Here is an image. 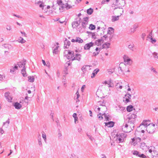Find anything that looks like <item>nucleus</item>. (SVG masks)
Instances as JSON below:
<instances>
[{
	"label": "nucleus",
	"instance_id": "obj_1",
	"mask_svg": "<svg viewBox=\"0 0 158 158\" xmlns=\"http://www.w3.org/2000/svg\"><path fill=\"white\" fill-rule=\"evenodd\" d=\"M26 60H24L18 62L17 63V65H18L20 68H23L21 70V73L23 77H26L27 76V74L26 72V68L25 67L26 65Z\"/></svg>",
	"mask_w": 158,
	"mask_h": 158
},
{
	"label": "nucleus",
	"instance_id": "obj_2",
	"mask_svg": "<svg viewBox=\"0 0 158 158\" xmlns=\"http://www.w3.org/2000/svg\"><path fill=\"white\" fill-rule=\"evenodd\" d=\"M136 118V115L135 114L130 113L128 115V123L131 124L130 127H132L134 128V124L135 122V119Z\"/></svg>",
	"mask_w": 158,
	"mask_h": 158
},
{
	"label": "nucleus",
	"instance_id": "obj_3",
	"mask_svg": "<svg viewBox=\"0 0 158 158\" xmlns=\"http://www.w3.org/2000/svg\"><path fill=\"white\" fill-rule=\"evenodd\" d=\"M126 66L125 64H123L121 63L119 64V66L118 69V70H120L122 73H124V72H130V70L128 69L127 70L126 69Z\"/></svg>",
	"mask_w": 158,
	"mask_h": 158
},
{
	"label": "nucleus",
	"instance_id": "obj_4",
	"mask_svg": "<svg viewBox=\"0 0 158 158\" xmlns=\"http://www.w3.org/2000/svg\"><path fill=\"white\" fill-rule=\"evenodd\" d=\"M124 62L125 64H128L129 65H131L132 62V60L129 58L127 56L124 55L123 57Z\"/></svg>",
	"mask_w": 158,
	"mask_h": 158
},
{
	"label": "nucleus",
	"instance_id": "obj_5",
	"mask_svg": "<svg viewBox=\"0 0 158 158\" xmlns=\"http://www.w3.org/2000/svg\"><path fill=\"white\" fill-rule=\"evenodd\" d=\"M81 20V19L80 18H78L76 21L73 22L72 23L73 27L74 28H76L80 24Z\"/></svg>",
	"mask_w": 158,
	"mask_h": 158
},
{
	"label": "nucleus",
	"instance_id": "obj_6",
	"mask_svg": "<svg viewBox=\"0 0 158 158\" xmlns=\"http://www.w3.org/2000/svg\"><path fill=\"white\" fill-rule=\"evenodd\" d=\"M125 137V135L124 134H121L117 136V140H118L119 143L123 142Z\"/></svg>",
	"mask_w": 158,
	"mask_h": 158
},
{
	"label": "nucleus",
	"instance_id": "obj_7",
	"mask_svg": "<svg viewBox=\"0 0 158 158\" xmlns=\"http://www.w3.org/2000/svg\"><path fill=\"white\" fill-rule=\"evenodd\" d=\"M155 129V127L153 126H150L147 127L146 130L149 133L152 134L154 132Z\"/></svg>",
	"mask_w": 158,
	"mask_h": 158
},
{
	"label": "nucleus",
	"instance_id": "obj_8",
	"mask_svg": "<svg viewBox=\"0 0 158 158\" xmlns=\"http://www.w3.org/2000/svg\"><path fill=\"white\" fill-rule=\"evenodd\" d=\"M116 110L118 112H122L125 111V108L121 106H118L115 107Z\"/></svg>",
	"mask_w": 158,
	"mask_h": 158
},
{
	"label": "nucleus",
	"instance_id": "obj_9",
	"mask_svg": "<svg viewBox=\"0 0 158 158\" xmlns=\"http://www.w3.org/2000/svg\"><path fill=\"white\" fill-rule=\"evenodd\" d=\"M131 95L129 93L127 94L124 98L123 101L125 102L126 103H128L130 102L129 99H131Z\"/></svg>",
	"mask_w": 158,
	"mask_h": 158
},
{
	"label": "nucleus",
	"instance_id": "obj_10",
	"mask_svg": "<svg viewBox=\"0 0 158 158\" xmlns=\"http://www.w3.org/2000/svg\"><path fill=\"white\" fill-rule=\"evenodd\" d=\"M84 19V20L82 22L81 26L82 27L85 29V28L86 25H87L88 23V18L86 17Z\"/></svg>",
	"mask_w": 158,
	"mask_h": 158
},
{
	"label": "nucleus",
	"instance_id": "obj_11",
	"mask_svg": "<svg viewBox=\"0 0 158 158\" xmlns=\"http://www.w3.org/2000/svg\"><path fill=\"white\" fill-rule=\"evenodd\" d=\"M81 55L79 54H76L75 55V56H73V58H71L72 61H73L75 60H77L80 61L81 60Z\"/></svg>",
	"mask_w": 158,
	"mask_h": 158
},
{
	"label": "nucleus",
	"instance_id": "obj_12",
	"mask_svg": "<svg viewBox=\"0 0 158 158\" xmlns=\"http://www.w3.org/2000/svg\"><path fill=\"white\" fill-rule=\"evenodd\" d=\"M112 37L110 35L109 36V35L108 34L105 35L103 37H102L101 39L102 40L103 39H104L106 41H110Z\"/></svg>",
	"mask_w": 158,
	"mask_h": 158
},
{
	"label": "nucleus",
	"instance_id": "obj_13",
	"mask_svg": "<svg viewBox=\"0 0 158 158\" xmlns=\"http://www.w3.org/2000/svg\"><path fill=\"white\" fill-rule=\"evenodd\" d=\"M10 93L9 92H6L5 94V97L9 102H11L12 98L10 95Z\"/></svg>",
	"mask_w": 158,
	"mask_h": 158
},
{
	"label": "nucleus",
	"instance_id": "obj_14",
	"mask_svg": "<svg viewBox=\"0 0 158 158\" xmlns=\"http://www.w3.org/2000/svg\"><path fill=\"white\" fill-rule=\"evenodd\" d=\"M98 105L103 107V108L105 110H107V107L106 106V102H105L104 100L102 101H100L98 102Z\"/></svg>",
	"mask_w": 158,
	"mask_h": 158
},
{
	"label": "nucleus",
	"instance_id": "obj_15",
	"mask_svg": "<svg viewBox=\"0 0 158 158\" xmlns=\"http://www.w3.org/2000/svg\"><path fill=\"white\" fill-rule=\"evenodd\" d=\"M94 43L92 42L85 44L84 47V48L85 50H89L90 48L92 47L94 45Z\"/></svg>",
	"mask_w": 158,
	"mask_h": 158
},
{
	"label": "nucleus",
	"instance_id": "obj_16",
	"mask_svg": "<svg viewBox=\"0 0 158 158\" xmlns=\"http://www.w3.org/2000/svg\"><path fill=\"white\" fill-rule=\"evenodd\" d=\"M57 3L60 6V7L59 8L60 10H63L65 8V4L62 3L61 0H57Z\"/></svg>",
	"mask_w": 158,
	"mask_h": 158
},
{
	"label": "nucleus",
	"instance_id": "obj_17",
	"mask_svg": "<svg viewBox=\"0 0 158 158\" xmlns=\"http://www.w3.org/2000/svg\"><path fill=\"white\" fill-rule=\"evenodd\" d=\"M64 48H68L70 44V42L66 39L64 41Z\"/></svg>",
	"mask_w": 158,
	"mask_h": 158
},
{
	"label": "nucleus",
	"instance_id": "obj_18",
	"mask_svg": "<svg viewBox=\"0 0 158 158\" xmlns=\"http://www.w3.org/2000/svg\"><path fill=\"white\" fill-rule=\"evenodd\" d=\"M115 87L118 90L121 89L123 87V84L122 82H119L116 84Z\"/></svg>",
	"mask_w": 158,
	"mask_h": 158
},
{
	"label": "nucleus",
	"instance_id": "obj_19",
	"mask_svg": "<svg viewBox=\"0 0 158 158\" xmlns=\"http://www.w3.org/2000/svg\"><path fill=\"white\" fill-rule=\"evenodd\" d=\"M132 140V143H133V144L134 145H135L137 143V142H139L141 140V139L140 138L138 137V138L136 139L135 138H134L133 139H131Z\"/></svg>",
	"mask_w": 158,
	"mask_h": 158
},
{
	"label": "nucleus",
	"instance_id": "obj_20",
	"mask_svg": "<svg viewBox=\"0 0 158 158\" xmlns=\"http://www.w3.org/2000/svg\"><path fill=\"white\" fill-rule=\"evenodd\" d=\"M18 69V66L14 65V66H12L10 69V73H14L15 71Z\"/></svg>",
	"mask_w": 158,
	"mask_h": 158
},
{
	"label": "nucleus",
	"instance_id": "obj_21",
	"mask_svg": "<svg viewBox=\"0 0 158 158\" xmlns=\"http://www.w3.org/2000/svg\"><path fill=\"white\" fill-rule=\"evenodd\" d=\"M90 66L88 65H84L81 68V70L84 73H85L87 69H90L89 67Z\"/></svg>",
	"mask_w": 158,
	"mask_h": 158
},
{
	"label": "nucleus",
	"instance_id": "obj_22",
	"mask_svg": "<svg viewBox=\"0 0 158 158\" xmlns=\"http://www.w3.org/2000/svg\"><path fill=\"white\" fill-rule=\"evenodd\" d=\"M70 2H69L67 3H65V8L66 10H68L70 8H73V7L74 5L72 6L69 4Z\"/></svg>",
	"mask_w": 158,
	"mask_h": 158
},
{
	"label": "nucleus",
	"instance_id": "obj_23",
	"mask_svg": "<svg viewBox=\"0 0 158 158\" xmlns=\"http://www.w3.org/2000/svg\"><path fill=\"white\" fill-rule=\"evenodd\" d=\"M68 54L71 55V57H70L69 56H68L67 58L68 59H70L71 58H72L73 56V57L74 56V52L71 50L68 51Z\"/></svg>",
	"mask_w": 158,
	"mask_h": 158
},
{
	"label": "nucleus",
	"instance_id": "obj_24",
	"mask_svg": "<svg viewBox=\"0 0 158 158\" xmlns=\"http://www.w3.org/2000/svg\"><path fill=\"white\" fill-rule=\"evenodd\" d=\"M14 106H15V108L17 109H19L22 107V105L18 102H15L14 103Z\"/></svg>",
	"mask_w": 158,
	"mask_h": 158
},
{
	"label": "nucleus",
	"instance_id": "obj_25",
	"mask_svg": "<svg viewBox=\"0 0 158 158\" xmlns=\"http://www.w3.org/2000/svg\"><path fill=\"white\" fill-rule=\"evenodd\" d=\"M105 125L108 127H112L114 126V123L112 121L109 122L108 123H105Z\"/></svg>",
	"mask_w": 158,
	"mask_h": 158
},
{
	"label": "nucleus",
	"instance_id": "obj_26",
	"mask_svg": "<svg viewBox=\"0 0 158 158\" xmlns=\"http://www.w3.org/2000/svg\"><path fill=\"white\" fill-rule=\"evenodd\" d=\"M148 122H150V121L146 120H144L142 123V125H143L146 127H148L149 126H150V124L148 123Z\"/></svg>",
	"mask_w": 158,
	"mask_h": 158
},
{
	"label": "nucleus",
	"instance_id": "obj_27",
	"mask_svg": "<svg viewBox=\"0 0 158 158\" xmlns=\"http://www.w3.org/2000/svg\"><path fill=\"white\" fill-rule=\"evenodd\" d=\"M99 71V69H95L92 73V75L91 76V77L93 78H94L95 75L97 74L98 73Z\"/></svg>",
	"mask_w": 158,
	"mask_h": 158
},
{
	"label": "nucleus",
	"instance_id": "obj_28",
	"mask_svg": "<svg viewBox=\"0 0 158 158\" xmlns=\"http://www.w3.org/2000/svg\"><path fill=\"white\" fill-rule=\"evenodd\" d=\"M119 16H112L111 19L112 22H114L115 21L118 20L119 19Z\"/></svg>",
	"mask_w": 158,
	"mask_h": 158
},
{
	"label": "nucleus",
	"instance_id": "obj_29",
	"mask_svg": "<svg viewBox=\"0 0 158 158\" xmlns=\"http://www.w3.org/2000/svg\"><path fill=\"white\" fill-rule=\"evenodd\" d=\"M102 40L101 39V38L98 39V40L95 41V44L98 46H99V45H101V44L102 43Z\"/></svg>",
	"mask_w": 158,
	"mask_h": 158
},
{
	"label": "nucleus",
	"instance_id": "obj_30",
	"mask_svg": "<svg viewBox=\"0 0 158 158\" xmlns=\"http://www.w3.org/2000/svg\"><path fill=\"white\" fill-rule=\"evenodd\" d=\"M66 66H64V68L63 71V73L65 75L63 76V77H65V76L68 74V69L67 67H66Z\"/></svg>",
	"mask_w": 158,
	"mask_h": 158
},
{
	"label": "nucleus",
	"instance_id": "obj_31",
	"mask_svg": "<svg viewBox=\"0 0 158 158\" xmlns=\"http://www.w3.org/2000/svg\"><path fill=\"white\" fill-rule=\"evenodd\" d=\"M114 31V29L111 27H109L108 28L107 34L110 35L112 33V32Z\"/></svg>",
	"mask_w": 158,
	"mask_h": 158
},
{
	"label": "nucleus",
	"instance_id": "obj_32",
	"mask_svg": "<svg viewBox=\"0 0 158 158\" xmlns=\"http://www.w3.org/2000/svg\"><path fill=\"white\" fill-rule=\"evenodd\" d=\"M59 47V46H57L55 47L53 49V53L54 54H57L58 53V48Z\"/></svg>",
	"mask_w": 158,
	"mask_h": 158
},
{
	"label": "nucleus",
	"instance_id": "obj_33",
	"mask_svg": "<svg viewBox=\"0 0 158 158\" xmlns=\"http://www.w3.org/2000/svg\"><path fill=\"white\" fill-rule=\"evenodd\" d=\"M147 146L146 145L145 143H142L140 145V148L143 150L146 149L147 148Z\"/></svg>",
	"mask_w": 158,
	"mask_h": 158
},
{
	"label": "nucleus",
	"instance_id": "obj_34",
	"mask_svg": "<svg viewBox=\"0 0 158 158\" xmlns=\"http://www.w3.org/2000/svg\"><path fill=\"white\" fill-rule=\"evenodd\" d=\"M133 107L132 105H129L127 107V110L128 112H131L133 110Z\"/></svg>",
	"mask_w": 158,
	"mask_h": 158
},
{
	"label": "nucleus",
	"instance_id": "obj_35",
	"mask_svg": "<svg viewBox=\"0 0 158 158\" xmlns=\"http://www.w3.org/2000/svg\"><path fill=\"white\" fill-rule=\"evenodd\" d=\"M9 119L8 118L6 122L3 123V126H5L7 128L8 127V125L9 124Z\"/></svg>",
	"mask_w": 158,
	"mask_h": 158
},
{
	"label": "nucleus",
	"instance_id": "obj_36",
	"mask_svg": "<svg viewBox=\"0 0 158 158\" xmlns=\"http://www.w3.org/2000/svg\"><path fill=\"white\" fill-rule=\"evenodd\" d=\"M18 41L19 43L23 44L25 43L26 40H25L23 38L20 37Z\"/></svg>",
	"mask_w": 158,
	"mask_h": 158
},
{
	"label": "nucleus",
	"instance_id": "obj_37",
	"mask_svg": "<svg viewBox=\"0 0 158 158\" xmlns=\"http://www.w3.org/2000/svg\"><path fill=\"white\" fill-rule=\"evenodd\" d=\"M93 12V9L92 8H89L87 10V12L88 15L92 14Z\"/></svg>",
	"mask_w": 158,
	"mask_h": 158
},
{
	"label": "nucleus",
	"instance_id": "obj_38",
	"mask_svg": "<svg viewBox=\"0 0 158 158\" xmlns=\"http://www.w3.org/2000/svg\"><path fill=\"white\" fill-rule=\"evenodd\" d=\"M83 40L79 37L76 38V42L79 43H82L83 42Z\"/></svg>",
	"mask_w": 158,
	"mask_h": 158
},
{
	"label": "nucleus",
	"instance_id": "obj_39",
	"mask_svg": "<svg viewBox=\"0 0 158 158\" xmlns=\"http://www.w3.org/2000/svg\"><path fill=\"white\" fill-rule=\"evenodd\" d=\"M110 45V44L109 43H106L102 46L103 48H108Z\"/></svg>",
	"mask_w": 158,
	"mask_h": 158
},
{
	"label": "nucleus",
	"instance_id": "obj_40",
	"mask_svg": "<svg viewBox=\"0 0 158 158\" xmlns=\"http://www.w3.org/2000/svg\"><path fill=\"white\" fill-rule=\"evenodd\" d=\"M29 81L31 82H33L34 81V77L29 76L28 77Z\"/></svg>",
	"mask_w": 158,
	"mask_h": 158
},
{
	"label": "nucleus",
	"instance_id": "obj_41",
	"mask_svg": "<svg viewBox=\"0 0 158 158\" xmlns=\"http://www.w3.org/2000/svg\"><path fill=\"white\" fill-rule=\"evenodd\" d=\"M80 96V95L79 94V93L78 91H77V92L76 93L75 96L74 97V99L77 100L78 101H79V100H78V98H79V96ZM77 100L76 102H77Z\"/></svg>",
	"mask_w": 158,
	"mask_h": 158
},
{
	"label": "nucleus",
	"instance_id": "obj_42",
	"mask_svg": "<svg viewBox=\"0 0 158 158\" xmlns=\"http://www.w3.org/2000/svg\"><path fill=\"white\" fill-rule=\"evenodd\" d=\"M42 136L43 139H44L45 142H46V135L44 131H42Z\"/></svg>",
	"mask_w": 158,
	"mask_h": 158
},
{
	"label": "nucleus",
	"instance_id": "obj_43",
	"mask_svg": "<svg viewBox=\"0 0 158 158\" xmlns=\"http://www.w3.org/2000/svg\"><path fill=\"white\" fill-rule=\"evenodd\" d=\"M152 55H153V56L154 57V58L158 59V53L156 52H154L153 53Z\"/></svg>",
	"mask_w": 158,
	"mask_h": 158
},
{
	"label": "nucleus",
	"instance_id": "obj_44",
	"mask_svg": "<svg viewBox=\"0 0 158 158\" xmlns=\"http://www.w3.org/2000/svg\"><path fill=\"white\" fill-rule=\"evenodd\" d=\"M89 28L91 30H94L95 28V26L92 24H90L89 25Z\"/></svg>",
	"mask_w": 158,
	"mask_h": 158
},
{
	"label": "nucleus",
	"instance_id": "obj_45",
	"mask_svg": "<svg viewBox=\"0 0 158 158\" xmlns=\"http://www.w3.org/2000/svg\"><path fill=\"white\" fill-rule=\"evenodd\" d=\"M140 153L137 151H134L133 152V154L139 157Z\"/></svg>",
	"mask_w": 158,
	"mask_h": 158
},
{
	"label": "nucleus",
	"instance_id": "obj_46",
	"mask_svg": "<svg viewBox=\"0 0 158 158\" xmlns=\"http://www.w3.org/2000/svg\"><path fill=\"white\" fill-rule=\"evenodd\" d=\"M151 148H150V147H147V149H148V151L149 152L151 153L152 154H153L152 152H153L152 149L153 148H154L153 147H151Z\"/></svg>",
	"mask_w": 158,
	"mask_h": 158
},
{
	"label": "nucleus",
	"instance_id": "obj_47",
	"mask_svg": "<svg viewBox=\"0 0 158 158\" xmlns=\"http://www.w3.org/2000/svg\"><path fill=\"white\" fill-rule=\"evenodd\" d=\"M103 115V114H102L101 113H100L98 115V117L100 120H101L103 119V117H102V115Z\"/></svg>",
	"mask_w": 158,
	"mask_h": 158
},
{
	"label": "nucleus",
	"instance_id": "obj_48",
	"mask_svg": "<svg viewBox=\"0 0 158 158\" xmlns=\"http://www.w3.org/2000/svg\"><path fill=\"white\" fill-rule=\"evenodd\" d=\"M134 44H132L129 45L128 46V48L132 51L133 50Z\"/></svg>",
	"mask_w": 158,
	"mask_h": 158
},
{
	"label": "nucleus",
	"instance_id": "obj_49",
	"mask_svg": "<svg viewBox=\"0 0 158 158\" xmlns=\"http://www.w3.org/2000/svg\"><path fill=\"white\" fill-rule=\"evenodd\" d=\"M87 135L91 140L93 141L94 139V138L91 135H89L88 134H87Z\"/></svg>",
	"mask_w": 158,
	"mask_h": 158
},
{
	"label": "nucleus",
	"instance_id": "obj_50",
	"mask_svg": "<svg viewBox=\"0 0 158 158\" xmlns=\"http://www.w3.org/2000/svg\"><path fill=\"white\" fill-rule=\"evenodd\" d=\"M107 71L109 74H111L114 72V70L113 69H108Z\"/></svg>",
	"mask_w": 158,
	"mask_h": 158
},
{
	"label": "nucleus",
	"instance_id": "obj_51",
	"mask_svg": "<svg viewBox=\"0 0 158 158\" xmlns=\"http://www.w3.org/2000/svg\"><path fill=\"white\" fill-rule=\"evenodd\" d=\"M139 157L142 158H146L147 157L143 154H141L140 153Z\"/></svg>",
	"mask_w": 158,
	"mask_h": 158
},
{
	"label": "nucleus",
	"instance_id": "obj_52",
	"mask_svg": "<svg viewBox=\"0 0 158 158\" xmlns=\"http://www.w3.org/2000/svg\"><path fill=\"white\" fill-rule=\"evenodd\" d=\"M5 77V76L3 75L0 74V81H2Z\"/></svg>",
	"mask_w": 158,
	"mask_h": 158
},
{
	"label": "nucleus",
	"instance_id": "obj_53",
	"mask_svg": "<svg viewBox=\"0 0 158 158\" xmlns=\"http://www.w3.org/2000/svg\"><path fill=\"white\" fill-rule=\"evenodd\" d=\"M103 115L104 116L106 120V121H109V117L106 114H103Z\"/></svg>",
	"mask_w": 158,
	"mask_h": 158
},
{
	"label": "nucleus",
	"instance_id": "obj_54",
	"mask_svg": "<svg viewBox=\"0 0 158 158\" xmlns=\"http://www.w3.org/2000/svg\"><path fill=\"white\" fill-rule=\"evenodd\" d=\"M38 143L40 146L41 147L42 145V143L41 141V139H38Z\"/></svg>",
	"mask_w": 158,
	"mask_h": 158
},
{
	"label": "nucleus",
	"instance_id": "obj_55",
	"mask_svg": "<svg viewBox=\"0 0 158 158\" xmlns=\"http://www.w3.org/2000/svg\"><path fill=\"white\" fill-rule=\"evenodd\" d=\"M102 109H101L102 111V114H105V111L106 110H105L104 108H103V107H102Z\"/></svg>",
	"mask_w": 158,
	"mask_h": 158
},
{
	"label": "nucleus",
	"instance_id": "obj_56",
	"mask_svg": "<svg viewBox=\"0 0 158 158\" xmlns=\"http://www.w3.org/2000/svg\"><path fill=\"white\" fill-rule=\"evenodd\" d=\"M87 33H89L91 34L92 35V38L95 39L96 36H95V35L94 33H92V32H89L88 31H87Z\"/></svg>",
	"mask_w": 158,
	"mask_h": 158
},
{
	"label": "nucleus",
	"instance_id": "obj_57",
	"mask_svg": "<svg viewBox=\"0 0 158 158\" xmlns=\"http://www.w3.org/2000/svg\"><path fill=\"white\" fill-rule=\"evenodd\" d=\"M138 27V25L137 24H135L133 25V28L134 30H135V29Z\"/></svg>",
	"mask_w": 158,
	"mask_h": 158
},
{
	"label": "nucleus",
	"instance_id": "obj_58",
	"mask_svg": "<svg viewBox=\"0 0 158 158\" xmlns=\"http://www.w3.org/2000/svg\"><path fill=\"white\" fill-rule=\"evenodd\" d=\"M6 28L7 30H10L11 29V27L9 25L6 26Z\"/></svg>",
	"mask_w": 158,
	"mask_h": 158
},
{
	"label": "nucleus",
	"instance_id": "obj_59",
	"mask_svg": "<svg viewBox=\"0 0 158 158\" xmlns=\"http://www.w3.org/2000/svg\"><path fill=\"white\" fill-rule=\"evenodd\" d=\"M28 97L27 96H26L25 97V99H24V102L27 103H27H28V100L27 99L28 98Z\"/></svg>",
	"mask_w": 158,
	"mask_h": 158
},
{
	"label": "nucleus",
	"instance_id": "obj_60",
	"mask_svg": "<svg viewBox=\"0 0 158 158\" xmlns=\"http://www.w3.org/2000/svg\"><path fill=\"white\" fill-rule=\"evenodd\" d=\"M149 38H151V42L152 43L154 44L156 42V40L155 39H153L152 38L150 37H149Z\"/></svg>",
	"mask_w": 158,
	"mask_h": 158
},
{
	"label": "nucleus",
	"instance_id": "obj_61",
	"mask_svg": "<svg viewBox=\"0 0 158 158\" xmlns=\"http://www.w3.org/2000/svg\"><path fill=\"white\" fill-rule=\"evenodd\" d=\"M99 51H98V52H96V53L95 52H94L93 53V56H95L97 55L99 53Z\"/></svg>",
	"mask_w": 158,
	"mask_h": 158
},
{
	"label": "nucleus",
	"instance_id": "obj_62",
	"mask_svg": "<svg viewBox=\"0 0 158 158\" xmlns=\"http://www.w3.org/2000/svg\"><path fill=\"white\" fill-rule=\"evenodd\" d=\"M56 75L57 77H60V73L59 71L58 70L57 71L56 73Z\"/></svg>",
	"mask_w": 158,
	"mask_h": 158
},
{
	"label": "nucleus",
	"instance_id": "obj_63",
	"mask_svg": "<svg viewBox=\"0 0 158 158\" xmlns=\"http://www.w3.org/2000/svg\"><path fill=\"white\" fill-rule=\"evenodd\" d=\"M146 36V34L145 33H143L142 35V37L143 40H144L145 36Z\"/></svg>",
	"mask_w": 158,
	"mask_h": 158
},
{
	"label": "nucleus",
	"instance_id": "obj_64",
	"mask_svg": "<svg viewBox=\"0 0 158 158\" xmlns=\"http://www.w3.org/2000/svg\"><path fill=\"white\" fill-rule=\"evenodd\" d=\"M101 158H106V156L104 154H102L101 156Z\"/></svg>",
	"mask_w": 158,
	"mask_h": 158
}]
</instances>
